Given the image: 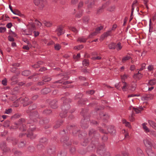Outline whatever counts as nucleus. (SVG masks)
Returning a JSON list of instances; mask_svg holds the SVG:
<instances>
[{"label": "nucleus", "mask_w": 156, "mask_h": 156, "mask_svg": "<svg viewBox=\"0 0 156 156\" xmlns=\"http://www.w3.org/2000/svg\"><path fill=\"white\" fill-rule=\"evenodd\" d=\"M25 121L24 119H20L17 123L14 124V126L12 125L11 126V128L15 129L19 127L20 129L22 131H24L26 130V129L25 128Z\"/></svg>", "instance_id": "obj_1"}, {"label": "nucleus", "mask_w": 156, "mask_h": 156, "mask_svg": "<svg viewBox=\"0 0 156 156\" xmlns=\"http://www.w3.org/2000/svg\"><path fill=\"white\" fill-rule=\"evenodd\" d=\"M61 100L63 101V106L62 107V110L64 111V114H63L61 113L60 114V116L61 117H65L66 114V110L69 109L70 108V106L69 104H66L67 100H66L65 98L62 97L61 98Z\"/></svg>", "instance_id": "obj_2"}, {"label": "nucleus", "mask_w": 156, "mask_h": 156, "mask_svg": "<svg viewBox=\"0 0 156 156\" xmlns=\"http://www.w3.org/2000/svg\"><path fill=\"white\" fill-rule=\"evenodd\" d=\"M28 29L23 31V34L26 35H31L33 30L35 29V27L34 23L31 22L27 26Z\"/></svg>", "instance_id": "obj_3"}, {"label": "nucleus", "mask_w": 156, "mask_h": 156, "mask_svg": "<svg viewBox=\"0 0 156 156\" xmlns=\"http://www.w3.org/2000/svg\"><path fill=\"white\" fill-rule=\"evenodd\" d=\"M129 109L130 110H132V115L129 117V119L131 121H133L134 120V118L133 117V115L134 114V111L137 114L143 110V108L142 107H140L138 108H136L132 106H131L129 107Z\"/></svg>", "instance_id": "obj_4"}, {"label": "nucleus", "mask_w": 156, "mask_h": 156, "mask_svg": "<svg viewBox=\"0 0 156 156\" xmlns=\"http://www.w3.org/2000/svg\"><path fill=\"white\" fill-rule=\"evenodd\" d=\"M147 123H143L142 125L143 128L144 132L147 133H149V134L153 137H156V132L153 130H150L146 126Z\"/></svg>", "instance_id": "obj_5"}, {"label": "nucleus", "mask_w": 156, "mask_h": 156, "mask_svg": "<svg viewBox=\"0 0 156 156\" xmlns=\"http://www.w3.org/2000/svg\"><path fill=\"white\" fill-rule=\"evenodd\" d=\"M143 142L145 145L147 147V149L152 148V144L151 139L149 137L147 138L144 140Z\"/></svg>", "instance_id": "obj_6"}, {"label": "nucleus", "mask_w": 156, "mask_h": 156, "mask_svg": "<svg viewBox=\"0 0 156 156\" xmlns=\"http://www.w3.org/2000/svg\"><path fill=\"white\" fill-rule=\"evenodd\" d=\"M34 129L35 128L33 127V126H31L30 127L29 129L28 130V133L27 135V136L32 139H34L36 136V135H34L32 132Z\"/></svg>", "instance_id": "obj_7"}, {"label": "nucleus", "mask_w": 156, "mask_h": 156, "mask_svg": "<svg viewBox=\"0 0 156 156\" xmlns=\"http://www.w3.org/2000/svg\"><path fill=\"white\" fill-rule=\"evenodd\" d=\"M34 2L35 5L38 6L41 9L43 8L45 4L44 0H34Z\"/></svg>", "instance_id": "obj_8"}, {"label": "nucleus", "mask_w": 156, "mask_h": 156, "mask_svg": "<svg viewBox=\"0 0 156 156\" xmlns=\"http://www.w3.org/2000/svg\"><path fill=\"white\" fill-rule=\"evenodd\" d=\"M105 149L104 147V145H102L98 147L97 151V153L100 155H102L105 153Z\"/></svg>", "instance_id": "obj_9"}, {"label": "nucleus", "mask_w": 156, "mask_h": 156, "mask_svg": "<svg viewBox=\"0 0 156 156\" xmlns=\"http://www.w3.org/2000/svg\"><path fill=\"white\" fill-rule=\"evenodd\" d=\"M56 31L58 36H60L63 34L64 33L63 28L61 26H60L58 27Z\"/></svg>", "instance_id": "obj_10"}, {"label": "nucleus", "mask_w": 156, "mask_h": 156, "mask_svg": "<svg viewBox=\"0 0 156 156\" xmlns=\"http://www.w3.org/2000/svg\"><path fill=\"white\" fill-rule=\"evenodd\" d=\"M21 103H23V105L24 106H26L27 105L31 103V101H29V99L27 98L26 97L23 99H21Z\"/></svg>", "instance_id": "obj_11"}, {"label": "nucleus", "mask_w": 156, "mask_h": 156, "mask_svg": "<svg viewBox=\"0 0 156 156\" xmlns=\"http://www.w3.org/2000/svg\"><path fill=\"white\" fill-rule=\"evenodd\" d=\"M148 122L150 126L156 130V123L151 120H148Z\"/></svg>", "instance_id": "obj_12"}, {"label": "nucleus", "mask_w": 156, "mask_h": 156, "mask_svg": "<svg viewBox=\"0 0 156 156\" xmlns=\"http://www.w3.org/2000/svg\"><path fill=\"white\" fill-rule=\"evenodd\" d=\"M0 147L4 152H8L9 150V149L6 147L5 143L4 142H3L1 144Z\"/></svg>", "instance_id": "obj_13"}, {"label": "nucleus", "mask_w": 156, "mask_h": 156, "mask_svg": "<svg viewBox=\"0 0 156 156\" xmlns=\"http://www.w3.org/2000/svg\"><path fill=\"white\" fill-rule=\"evenodd\" d=\"M57 101L55 100L52 101L50 103V105L51 108L55 109L57 108Z\"/></svg>", "instance_id": "obj_14"}, {"label": "nucleus", "mask_w": 156, "mask_h": 156, "mask_svg": "<svg viewBox=\"0 0 156 156\" xmlns=\"http://www.w3.org/2000/svg\"><path fill=\"white\" fill-rule=\"evenodd\" d=\"M81 126L83 128H86L88 127L87 121L86 120H82L81 121Z\"/></svg>", "instance_id": "obj_15"}, {"label": "nucleus", "mask_w": 156, "mask_h": 156, "mask_svg": "<svg viewBox=\"0 0 156 156\" xmlns=\"http://www.w3.org/2000/svg\"><path fill=\"white\" fill-rule=\"evenodd\" d=\"M146 152L149 156H156V155L154 153L151 149H147Z\"/></svg>", "instance_id": "obj_16"}, {"label": "nucleus", "mask_w": 156, "mask_h": 156, "mask_svg": "<svg viewBox=\"0 0 156 156\" xmlns=\"http://www.w3.org/2000/svg\"><path fill=\"white\" fill-rule=\"evenodd\" d=\"M100 115L101 117L104 120H107L109 117V115L106 113H101Z\"/></svg>", "instance_id": "obj_17"}, {"label": "nucleus", "mask_w": 156, "mask_h": 156, "mask_svg": "<svg viewBox=\"0 0 156 156\" xmlns=\"http://www.w3.org/2000/svg\"><path fill=\"white\" fill-rule=\"evenodd\" d=\"M87 40V39L83 37H79L77 40V41L80 42L81 43H84L86 42Z\"/></svg>", "instance_id": "obj_18"}, {"label": "nucleus", "mask_w": 156, "mask_h": 156, "mask_svg": "<svg viewBox=\"0 0 156 156\" xmlns=\"http://www.w3.org/2000/svg\"><path fill=\"white\" fill-rule=\"evenodd\" d=\"M139 72L140 71H139L138 73L134 74L133 76L134 78H137L139 79L142 77V74H141Z\"/></svg>", "instance_id": "obj_19"}, {"label": "nucleus", "mask_w": 156, "mask_h": 156, "mask_svg": "<svg viewBox=\"0 0 156 156\" xmlns=\"http://www.w3.org/2000/svg\"><path fill=\"white\" fill-rule=\"evenodd\" d=\"M43 23L44 24L45 26L47 27H50L52 25V23L50 21H47L46 20H44L43 21Z\"/></svg>", "instance_id": "obj_20"}, {"label": "nucleus", "mask_w": 156, "mask_h": 156, "mask_svg": "<svg viewBox=\"0 0 156 156\" xmlns=\"http://www.w3.org/2000/svg\"><path fill=\"white\" fill-rule=\"evenodd\" d=\"M95 132V130L93 129H92L90 130L89 134L90 136V139H91V138L93 137L94 135Z\"/></svg>", "instance_id": "obj_21"}, {"label": "nucleus", "mask_w": 156, "mask_h": 156, "mask_svg": "<svg viewBox=\"0 0 156 156\" xmlns=\"http://www.w3.org/2000/svg\"><path fill=\"white\" fill-rule=\"evenodd\" d=\"M136 150L139 155L140 156H144V155L143 154L142 151L140 148L137 147Z\"/></svg>", "instance_id": "obj_22"}, {"label": "nucleus", "mask_w": 156, "mask_h": 156, "mask_svg": "<svg viewBox=\"0 0 156 156\" xmlns=\"http://www.w3.org/2000/svg\"><path fill=\"white\" fill-rule=\"evenodd\" d=\"M13 13L14 14L18 15L21 17L23 16V15L21 14L20 12L17 10H14Z\"/></svg>", "instance_id": "obj_23"}, {"label": "nucleus", "mask_w": 156, "mask_h": 156, "mask_svg": "<svg viewBox=\"0 0 156 156\" xmlns=\"http://www.w3.org/2000/svg\"><path fill=\"white\" fill-rule=\"evenodd\" d=\"M122 122L123 124H125V125L129 128H130L131 126L129 122H127L125 119H123L122 120Z\"/></svg>", "instance_id": "obj_24"}, {"label": "nucleus", "mask_w": 156, "mask_h": 156, "mask_svg": "<svg viewBox=\"0 0 156 156\" xmlns=\"http://www.w3.org/2000/svg\"><path fill=\"white\" fill-rule=\"evenodd\" d=\"M155 84H156V80L155 79L151 80L148 82V84L151 86Z\"/></svg>", "instance_id": "obj_25"}, {"label": "nucleus", "mask_w": 156, "mask_h": 156, "mask_svg": "<svg viewBox=\"0 0 156 156\" xmlns=\"http://www.w3.org/2000/svg\"><path fill=\"white\" fill-rule=\"evenodd\" d=\"M116 49L118 51L120 50L122 48V46L121 45L120 42H118L116 45Z\"/></svg>", "instance_id": "obj_26"}, {"label": "nucleus", "mask_w": 156, "mask_h": 156, "mask_svg": "<svg viewBox=\"0 0 156 156\" xmlns=\"http://www.w3.org/2000/svg\"><path fill=\"white\" fill-rule=\"evenodd\" d=\"M107 129L108 132L111 134H113L115 133V130L112 126L111 127L110 129H109V128Z\"/></svg>", "instance_id": "obj_27"}, {"label": "nucleus", "mask_w": 156, "mask_h": 156, "mask_svg": "<svg viewBox=\"0 0 156 156\" xmlns=\"http://www.w3.org/2000/svg\"><path fill=\"white\" fill-rule=\"evenodd\" d=\"M109 48L110 49H115L116 48V45L114 43H112L109 44Z\"/></svg>", "instance_id": "obj_28"}, {"label": "nucleus", "mask_w": 156, "mask_h": 156, "mask_svg": "<svg viewBox=\"0 0 156 156\" xmlns=\"http://www.w3.org/2000/svg\"><path fill=\"white\" fill-rule=\"evenodd\" d=\"M30 73V72L28 70H25L22 72V75L24 76H28Z\"/></svg>", "instance_id": "obj_29"}, {"label": "nucleus", "mask_w": 156, "mask_h": 156, "mask_svg": "<svg viewBox=\"0 0 156 156\" xmlns=\"http://www.w3.org/2000/svg\"><path fill=\"white\" fill-rule=\"evenodd\" d=\"M130 58V57L129 56L127 55L126 57L123 58L122 62L123 63L125 62L126 61L129 59Z\"/></svg>", "instance_id": "obj_30"}, {"label": "nucleus", "mask_w": 156, "mask_h": 156, "mask_svg": "<svg viewBox=\"0 0 156 156\" xmlns=\"http://www.w3.org/2000/svg\"><path fill=\"white\" fill-rule=\"evenodd\" d=\"M50 91V89L48 88H45L43 89L42 92L44 94H46L49 92Z\"/></svg>", "instance_id": "obj_31"}, {"label": "nucleus", "mask_w": 156, "mask_h": 156, "mask_svg": "<svg viewBox=\"0 0 156 156\" xmlns=\"http://www.w3.org/2000/svg\"><path fill=\"white\" fill-rule=\"evenodd\" d=\"M121 77L122 82V81L125 82V79L127 78V77H128V76L125 74L121 76Z\"/></svg>", "instance_id": "obj_32"}, {"label": "nucleus", "mask_w": 156, "mask_h": 156, "mask_svg": "<svg viewBox=\"0 0 156 156\" xmlns=\"http://www.w3.org/2000/svg\"><path fill=\"white\" fill-rule=\"evenodd\" d=\"M68 139H67V138L65 140H64L63 139H61V142L67 145H69L70 144V143H69L68 142Z\"/></svg>", "instance_id": "obj_33"}, {"label": "nucleus", "mask_w": 156, "mask_h": 156, "mask_svg": "<svg viewBox=\"0 0 156 156\" xmlns=\"http://www.w3.org/2000/svg\"><path fill=\"white\" fill-rule=\"evenodd\" d=\"M122 82L123 83H124V85L122 87V89L123 91H125L126 90V89L128 86V84L126 82H125L123 81H122Z\"/></svg>", "instance_id": "obj_34"}, {"label": "nucleus", "mask_w": 156, "mask_h": 156, "mask_svg": "<svg viewBox=\"0 0 156 156\" xmlns=\"http://www.w3.org/2000/svg\"><path fill=\"white\" fill-rule=\"evenodd\" d=\"M55 151V148L54 147H51L48 150V152L49 154H52Z\"/></svg>", "instance_id": "obj_35"}, {"label": "nucleus", "mask_w": 156, "mask_h": 156, "mask_svg": "<svg viewBox=\"0 0 156 156\" xmlns=\"http://www.w3.org/2000/svg\"><path fill=\"white\" fill-rule=\"evenodd\" d=\"M51 80V78L48 76H45L43 78V81L44 82H47L50 81Z\"/></svg>", "instance_id": "obj_36"}, {"label": "nucleus", "mask_w": 156, "mask_h": 156, "mask_svg": "<svg viewBox=\"0 0 156 156\" xmlns=\"http://www.w3.org/2000/svg\"><path fill=\"white\" fill-rule=\"evenodd\" d=\"M83 64L85 66H87L89 65V61L87 59H85L83 62Z\"/></svg>", "instance_id": "obj_37"}, {"label": "nucleus", "mask_w": 156, "mask_h": 156, "mask_svg": "<svg viewBox=\"0 0 156 156\" xmlns=\"http://www.w3.org/2000/svg\"><path fill=\"white\" fill-rule=\"evenodd\" d=\"M154 95L152 94H149L147 95L146 97H145V100H148L149 98H150V99H152L153 98Z\"/></svg>", "instance_id": "obj_38"}, {"label": "nucleus", "mask_w": 156, "mask_h": 156, "mask_svg": "<svg viewBox=\"0 0 156 156\" xmlns=\"http://www.w3.org/2000/svg\"><path fill=\"white\" fill-rule=\"evenodd\" d=\"M55 49L57 50H59L61 48V46L58 44H56L54 45Z\"/></svg>", "instance_id": "obj_39"}, {"label": "nucleus", "mask_w": 156, "mask_h": 156, "mask_svg": "<svg viewBox=\"0 0 156 156\" xmlns=\"http://www.w3.org/2000/svg\"><path fill=\"white\" fill-rule=\"evenodd\" d=\"M122 133H124L125 138H128L129 137V136L128 133L126 132L125 130H123L122 131Z\"/></svg>", "instance_id": "obj_40"}, {"label": "nucleus", "mask_w": 156, "mask_h": 156, "mask_svg": "<svg viewBox=\"0 0 156 156\" xmlns=\"http://www.w3.org/2000/svg\"><path fill=\"white\" fill-rule=\"evenodd\" d=\"M137 3V1L136 0H135L133 1V3L132 4V13L131 15H132L133 10H134V6L136 5V4Z\"/></svg>", "instance_id": "obj_41"}, {"label": "nucleus", "mask_w": 156, "mask_h": 156, "mask_svg": "<svg viewBox=\"0 0 156 156\" xmlns=\"http://www.w3.org/2000/svg\"><path fill=\"white\" fill-rule=\"evenodd\" d=\"M147 69L149 71L151 72L152 73V71H153L154 67L153 66L150 65H149L147 67Z\"/></svg>", "instance_id": "obj_42"}, {"label": "nucleus", "mask_w": 156, "mask_h": 156, "mask_svg": "<svg viewBox=\"0 0 156 156\" xmlns=\"http://www.w3.org/2000/svg\"><path fill=\"white\" fill-rule=\"evenodd\" d=\"M10 122L9 121H6L4 123V126L5 127H7L10 125Z\"/></svg>", "instance_id": "obj_43"}, {"label": "nucleus", "mask_w": 156, "mask_h": 156, "mask_svg": "<svg viewBox=\"0 0 156 156\" xmlns=\"http://www.w3.org/2000/svg\"><path fill=\"white\" fill-rule=\"evenodd\" d=\"M35 23L39 27L41 26L42 25V24L41 22L37 20H35Z\"/></svg>", "instance_id": "obj_44"}, {"label": "nucleus", "mask_w": 156, "mask_h": 156, "mask_svg": "<svg viewBox=\"0 0 156 156\" xmlns=\"http://www.w3.org/2000/svg\"><path fill=\"white\" fill-rule=\"evenodd\" d=\"M80 54L79 53H78L77 54V55H74L73 56V58L77 60L80 58Z\"/></svg>", "instance_id": "obj_45"}, {"label": "nucleus", "mask_w": 156, "mask_h": 156, "mask_svg": "<svg viewBox=\"0 0 156 156\" xmlns=\"http://www.w3.org/2000/svg\"><path fill=\"white\" fill-rule=\"evenodd\" d=\"M105 8V6L104 5L102 7L100 8L97 10V12L98 13H99L101 12H102L103 8Z\"/></svg>", "instance_id": "obj_46"}, {"label": "nucleus", "mask_w": 156, "mask_h": 156, "mask_svg": "<svg viewBox=\"0 0 156 156\" xmlns=\"http://www.w3.org/2000/svg\"><path fill=\"white\" fill-rule=\"evenodd\" d=\"M112 33V30H110L105 33V36L107 37V36L110 35Z\"/></svg>", "instance_id": "obj_47"}, {"label": "nucleus", "mask_w": 156, "mask_h": 156, "mask_svg": "<svg viewBox=\"0 0 156 156\" xmlns=\"http://www.w3.org/2000/svg\"><path fill=\"white\" fill-rule=\"evenodd\" d=\"M70 30H72V31L75 33H76L77 32V30L75 28L72 27L70 28Z\"/></svg>", "instance_id": "obj_48"}, {"label": "nucleus", "mask_w": 156, "mask_h": 156, "mask_svg": "<svg viewBox=\"0 0 156 156\" xmlns=\"http://www.w3.org/2000/svg\"><path fill=\"white\" fill-rule=\"evenodd\" d=\"M51 112V111L50 110H45L44 111V113L46 114H48L50 113Z\"/></svg>", "instance_id": "obj_49"}, {"label": "nucleus", "mask_w": 156, "mask_h": 156, "mask_svg": "<svg viewBox=\"0 0 156 156\" xmlns=\"http://www.w3.org/2000/svg\"><path fill=\"white\" fill-rule=\"evenodd\" d=\"M47 141V139L46 138H43L40 140V142L41 143H44L46 142Z\"/></svg>", "instance_id": "obj_50"}, {"label": "nucleus", "mask_w": 156, "mask_h": 156, "mask_svg": "<svg viewBox=\"0 0 156 156\" xmlns=\"http://www.w3.org/2000/svg\"><path fill=\"white\" fill-rule=\"evenodd\" d=\"M41 62H39L37 64L32 65V66L34 68H38L39 66V65L41 64Z\"/></svg>", "instance_id": "obj_51"}, {"label": "nucleus", "mask_w": 156, "mask_h": 156, "mask_svg": "<svg viewBox=\"0 0 156 156\" xmlns=\"http://www.w3.org/2000/svg\"><path fill=\"white\" fill-rule=\"evenodd\" d=\"M146 64L145 63L143 64L141 66V68L139 69V71H141L143 70L145 68Z\"/></svg>", "instance_id": "obj_52"}, {"label": "nucleus", "mask_w": 156, "mask_h": 156, "mask_svg": "<svg viewBox=\"0 0 156 156\" xmlns=\"http://www.w3.org/2000/svg\"><path fill=\"white\" fill-rule=\"evenodd\" d=\"M7 81L6 78L2 80V84L4 85H7Z\"/></svg>", "instance_id": "obj_53"}, {"label": "nucleus", "mask_w": 156, "mask_h": 156, "mask_svg": "<svg viewBox=\"0 0 156 156\" xmlns=\"http://www.w3.org/2000/svg\"><path fill=\"white\" fill-rule=\"evenodd\" d=\"M6 28L5 27H0V32L1 33H3L5 31Z\"/></svg>", "instance_id": "obj_54"}, {"label": "nucleus", "mask_w": 156, "mask_h": 156, "mask_svg": "<svg viewBox=\"0 0 156 156\" xmlns=\"http://www.w3.org/2000/svg\"><path fill=\"white\" fill-rule=\"evenodd\" d=\"M24 141H22L19 145V146L20 147H23L24 146Z\"/></svg>", "instance_id": "obj_55"}, {"label": "nucleus", "mask_w": 156, "mask_h": 156, "mask_svg": "<svg viewBox=\"0 0 156 156\" xmlns=\"http://www.w3.org/2000/svg\"><path fill=\"white\" fill-rule=\"evenodd\" d=\"M61 122H57L55 126H54V127L55 128H57L59 127L60 126V123Z\"/></svg>", "instance_id": "obj_56"}, {"label": "nucleus", "mask_w": 156, "mask_h": 156, "mask_svg": "<svg viewBox=\"0 0 156 156\" xmlns=\"http://www.w3.org/2000/svg\"><path fill=\"white\" fill-rule=\"evenodd\" d=\"M103 29V27L102 26H100L98 27L96 30V31L97 33H98L99 31Z\"/></svg>", "instance_id": "obj_57"}, {"label": "nucleus", "mask_w": 156, "mask_h": 156, "mask_svg": "<svg viewBox=\"0 0 156 156\" xmlns=\"http://www.w3.org/2000/svg\"><path fill=\"white\" fill-rule=\"evenodd\" d=\"M12 111L11 109L10 108L8 109H6L5 111V113L7 114H9Z\"/></svg>", "instance_id": "obj_58"}, {"label": "nucleus", "mask_w": 156, "mask_h": 156, "mask_svg": "<svg viewBox=\"0 0 156 156\" xmlns=\"http://www.w3.org/2000/svg\"><path fill=\"white\" fill-rule=\"evenodd\" d=\"M97 33H98L96 31L95 32H94L93 33H92L89 36V37H90H90H93V36H95V35H96Z\"/></svg>", "instance_id": "obj_59"}, {"label": "nucleus", "mask_w": 156, "mask_h": 156, "mask_svg": "<svg viewBox=\"0 0 156 156\" xmlns=\"http://www.w3.org/2000/svg\"><path fill=\"white\" fill-rule=\"evenodd\" d=\"M151 25H152V23L151 22V19H150V21H149V26H150L149 31L150 32L151 31V29L152 28V26H151Z\"/></svg>", "instance_id": "obj_60"}, {"label": "nucleus", "mask_w": 156, "mask_h": 156, "mask_svg": "<svg viewBox=\"0 0 156 156\" xmlns=\"http://www.w3.org/2000/svg\"><path fill=\"white\" fill-rule=\"evenodd\" d=\"M101 57L100 56H98L96 57H93L92 58L93 60H95V59H100L101 58Z\"/></svg>", "instance_id": "obj_61"}, {"label": "nucleus", "mask_w": 156, "mask_h": 156, "mask_svg": "<svg viewBox=\"0 0 156 156\" xmlns=\"http://www.w3.org/2000/svg\"><path fill=\"white\" fill-rule=\"evenodd\" d=\"M136 84H135L133 85H132L131 86V90L132 91H134L136 88Z\"/></svg>", "instance_id": "obj_62"}, {"label": "nucleus", "mask_w": 156, "mask_h": 156, "mask_svg": "<svg viewBox=\"0 0 156 156\" xmlns=\"http://www.w3.org/2000/svg\"><path fill=\"white\" fill-rule=\"evenodd\" d=\"M78 0H71V3L72 5H74L77 2Z\"/></svg>", "instance_id": "obj_63"}, {"label": "nucleus", "mask_w": 156, "mask_h": 156, "mask_svg": "<svg viewBox=\"0 0 156 156\" xmlns=\"http://www.w3.org/2000/svg\"><path fill=\"white\" fill-rule=\"evenodd\" d=\"M122 156H128V154L127 152H124L122 153Z\"/></svg>", "instance_id": "obj_64"}]
</instances>
